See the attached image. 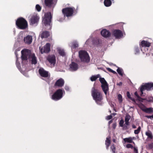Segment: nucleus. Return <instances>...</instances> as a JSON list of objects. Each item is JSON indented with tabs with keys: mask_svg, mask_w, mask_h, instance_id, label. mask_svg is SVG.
<instances>
[{
	"mask_svg": "<svg viewBox=\"0 0 153 153\" xmlns=\"http://www.w3.org/2000/svg\"><path fill=\"white\" fill-rule=\"evenodd\" d=\"M112 118V116L111 115H108L107 117V119L108 120H110Z\"/></svg>",
	"mask_w": 153,
	"mask_h": 153,
	"instance_id": "09e8293b",
	"label": "nucleus"
},
{
	"mask_svg": "<svg viewBox=\"0 0 153 153\" xmlns=\"http://www.w3.org/2000/svg\"><path fill=\"white\" fill-rule=\"evenodd\" d=\"M141 86L143 88L144 90L149 91L151 90V88L153 89V83H146L144 85H142Z\"/></svg>",
	"mask_w": 153,
	"mask_h": 153,
	"instance_id": "ddd939ff",
	"label": "nucleus"
},
{
	"mask_svg": "<svg viewBox=\"0 0 153 153\" xmlns=\"http://www.w3.org/2000/svg\"><path fill=\"white\" fill-rule=\"evenodd\" d=\"M58 52L59 54L62 56H64L65 55V53L63 50L59 49L58 50Z\"/></svg>",
	"mask_w": 153,
	"mask_h": 153,
	"instance_id": "7c9ffc66",
	"label": "nucleus"
},
{
	"mask_svg": "<svg viewBox=\"0 0 153 153\" xmlns=\"http://www.w3.org/2000/svg\"><path fill=\"white\" fill-rule=\"evenodd\" d=\"M31 63L32 64H36L37 63V59L35 54H32L31 56Z\"/></svg>",
	"mask_w": 153,
	"mask_h": 153,
	"instance_id": "4be33fe9",
	"label": "nucleus"
},
{
	"mask_svg": "<svg viewBox=\"0 0 153 153\" xmlns=\"http://www.w3.org/2000/svg\"><path fill=\"white\" fill-rule=\"evenodd\" d=\"M126 147L127 148H131L132 149L133 148V146L131 144H128L126 145Z\"/></svg>",
	"mask_w": 153,
	"mask_h": 153,
	"instance_id": "58836bf2",
	"label": "nucleus"
},
{
	"mask_svg": "<svg viewBox=\"0 0 153 153\" xmlns=\"http://www.w3.org/2000/svg\"><path fill=\"white\" fill-rule=\"evenodd\" d=\"M140 45L142 47H149L151 45V43L147 41L143 40L141 42Z\"/></svg>",
	"mask_w": 153,
	"mask_h": 153,
	"instance_id": "412c9836",
	"label": "nucleus"
},
{
	"mask_svg": "<svg viewBox=\"0 0 153 153\" xmlns=\"http://www.w3.org/2000/svg\"><path fill=\"white\" fill-rule=\"evenodd\" d=\"M21 57L22 60H27L30 54V51L27 49H24L21 51Z\"/></svg>",
	"mask_w": 153,
	"mask_h": 153,
	"instance_id": "6e6552de",
	"label": "nucleus"
},
{
	"mask_svg": "<svg viewBox=\"0 0 153 153\" xmlns=\"http://www.w3.org/2000/svg\"><path fill=\"white\" fill-rule=\"evenodd\" d=\"M113 115L115 116L116 114V113H113L112 114Z\"/></svg>",
	"mask_w": 153,
	"mask_h": 153,
	"instance_id": "0e129e2a",
	"label": "nucleus"
},
{
	"mask_svg": "<svg viewBox=\"0 0 153 153\" xmlns=\"http://www.w3.org/2000/svg\"><path fill=\"white\" fill-rule=\"evenodd\" d=\"M64 80L62 78H60L57 80L54 84V86L55 87H62L64 84Z\"/></svg>",
	"mask_w": 153,
	"mask_h": 153,
	"instance_id": "2eb2a0df",
	"label": "nucleus"
},
{
	"mask_svg": "<svg viewBox=\"0 0 153 153\" xmlns=\"http://www.w3.org/2000/svg\"><path fill=\"white\" fill-rule=\"evenodd\" d=\"M146 100V98H141V97H140V96L139 97L137 98V100L141 102H143V100Z\"/></svg>",
	"mask_w": 153,
	"mask_h": 153,
	"instance_id": "4c0bfd02",
	"label": "nucleus"
},
{
	"mask_svg": "<svg viewBox=\"0 0 153 153\" xmlns=\"http://www.w3.org/2000/svg\"><path fill=\"white\" fill-rule=\"evenodd\" d=\"M122 69L119 68L117 70V71L119 74L121 76L123 75V73H122Z\"/></svg>",
	"mask_w": 153,
	"mask_h": 153,
	"instance_id": "72a5a7b5",
	"label": "nucleus"
},
{
	"mask_svg": "<svg viewBox=\"0 0 153 153\" xmlns=\"http://www.w3.org/2000/svg\"><path fill=\"white\" fill-rule=\"evenodd\" d=\"M141 130V127L140 126H139L137 128V129L136 130H135L134 131V133L136 134H138Z\"/></svg>",
	"mask_w": 153,
	"mask_h": 153,
	"instance_id": "473e14b6",
	"label": "nucleus"
},
{
	"mask_svg": "<svg viewBox=\"0 0 153 153\" xmlns=\"http://www.w3.org/2000/svg\"><path fill=\"white\" fill-rule=\"evenodd\" d=\"M36 8L38 11L39 12L41 11L42 8L39 4H36Z\"/></svg>",
	"mask_w": 153,
	"mask_h": 153,
	"instance_id": "c9c22d12",
	"label": "nucleus"
},
{
	"mask_svg": "<svg viewBox=\"0 0 153 153\" xmlns=\"http://www.w3.org/2000/svg\"><path fill=\"white\" fill-rule=\"evenodd\" d=\"M112 140L113 142H115L116 140L115 139H113Z\"/></svg>",
	"mask_w": 153,
	"mask_h": 153,
	"instance_id": "e2e57ef3",
	"label": "nucleus"
},
{
	"mask_svg": "<svg viewBox=\"0 0 153 153\" xmlns=\"http://www.w3.org/2000/svg\"><path fill=\"white\" fill-rule=\"evenodd\" d=\"M101 33L102 36L105 38H108L111 35V33L110 32L105 29H103L101 31Z\"/></svg>",
	"mask_w": 153,
	"mask_h": 153,
	"instance_id": "4468645a",
	"label": "nucleus"
},
{
	"mask_svg": "<svg viewBox=\"0 0 153 153\" xmlns=\"http://www.w3.org/2000/svg\"><path fill=\"white\" fill-rule=\"evenodd\" d=\"M145 134L147 136L148 138L150 139H152L153 138V136L152 132L148 130L146 132Z\"/></svg>",
	"mask_w": 153,
	"mask_h": 153,
	"instance_id": "5701e85b",
	"label": "nucleus"
},
{
	"mask_svg": "<svg viewBox=\"0 0 153 153\" xmlns=\"http://www.w3.org/2000/svg\"><path fill=\"white\" fill-rule=\"evenodd\" d=\"M113 122V120H110L109 122H108V124H110L111 123H112Z\"/></svg>",
	"mask_w": 153,
	"mask_h": 153,
	"instance_id": "680f3d73",
	"label": "nucleus"
},
{
	"mask_svg": "<svg viewBox=\"0 0 153 153\" xmlns=\"http://www.w3.org/2000/svg\"><path fill=\"white\" fill-rule=\"evenodd\" d=\"M111 143L110 140L108 138H107L105 140V144L106 146V148L107 149H108V147L109 146Z\"/></svg>",
	"mask_w": 153,
	"mask_h": 153,
	"instance_id": "a878e982",
	"label": "nucleus"
},
{
	"mask_svg": "<svg viewBox=\"0 0 153 153\" xmlns=\"http://www.w3.org/2000/svg\"><path fill=\"white\" fill-rule=\"evenodd\" d=\"M117 126V123L116 122L114 123L112 125V128L114 129H115L116 128V127Z\"/></svg>",
	"mask_w": 153,
	"mask_h": 153,
	"instance_id": "49530a36",
	"label": "nucleus"
},
{
	"mask_svg": "<svg viewBox=\"0 0 153 153\" xmlns=\"http://www.w3.org/2000/svg\"><path fill=\"white\" fill-rule=\"evenodd\" d=\"M124 123V121L123 119H121L120 120L119 123L120 126L121 127H123L124 126L123 124Z\"/></svg>",
	"mask_w": 153,
	"mask_h": 153,
	"instance_id": "e433bc0d",
	"label": "nucleus"
},
{
	"mask_svg": "<svg viewBox=\"0 0 153 153\" xmlns=\"http://www.w3.org/2000/svg\"><path fill=\"white\" fill-rule=\"evenodd\" d=\"M32 36L30 35H28L24 38V41L25 43L30 44L32 42Z\"/></svg>",
	"mask_w": 153,
	"mask_h": 153,
	"instance_id": "f3484780",
	"label": "nucleus"
},
{
	"mask_svg": "<svg viewBox=\"0 0 153 153\" xmlns=\"http://www.w3.org/2000/svg\"><path fill=\"white\" fill-rule=\"evenodd\" d=\"M150 149L153 148V143H152L148 145Z\"/></svg>",
	"mask_w": 153,
	"mask_h": 153,
	"instance_id": "79ce46f5",
	"label": "nucleus"
},
{
	"mask_svg": "<svg viewBox=\"0 0 153 153\" xmlns=\"http://www.w3.org/2000/svg\"><path fill=\"white\" fill-rule=\"evenodd\" d=\"M16 65L17 67L18 68H19V67H20V63H19V62H16Z\"/></svg>",
	"mask_w": 153,
	"mask_h": 153,
	"instance_id": "603ef678",
	"label": "nucleus"
},
{
	"mask_svg": "<svg viewBox=\"0 0 153 153\" xmlns=\"http://www.w3.org/2000/svg\"><path fill=\"white\" fill-rule=\"evenodd\" d=\"M132 127L133 128H136V126L134 125H132Z\"/></svg>",
	"mask_w": 153,
	"mask_h": 153,
	"instance_id": "052dcab7",
	"label": "nucleus"
},
{
	"mask_svg": "<svg viewBox=\"0 0 153 153\" xmlns=\"http://www.w3.org/2000/svg\"><path fill=\"white\" fill-rule=\"evenodd\" d=\"M146 100L149 102H153V97H149L147 99L146 98Z\"/></svg>",
	"mask_w": 153,
	"mask_h": 153,
	"instance_id": "f704fd0d",
	"label": "nucleus"
},
{
	"mask_svg": "<svg viewBox=\"0 0 153 153\" xmlns=\"http://www.w3.org/2000/svg\"><path fill=\"white\" fill-rule=\"evenodd\" d=\"M117 98L119 103H121L123 101V98L121 94H119L117 96Z\"/></svg>",
	"mask_w": 153,
	"mask_h": 153,
	"instance_id": "c85d7f7f",
	"label": "nucleus"
},
{
	"mask_svg": "<svg viewBox=\"0 0 153 153\" xmlns=\"http://www.w3.org/2000/svg\"><path fill=\"white\" fill-rule=\"evenodd\" d=\"M39 72L40 76L43 77L47 78L50 77L48 71H45L43 68H40L39 70Z\"/></svg>",
	"mask_w": 153,
	"mask_h": 153,
	"instance_id": "f8f14e48",
	"label": "nucleus"
},
{
	"mask_svg": "<svg viewBox=\"0 0 153 153\" xmlns=\"http://www.w3.org/2000/svg\"><path fill=\"white\" fill-rule=\"evenodd\" d=\"M146 117L148 118L151 119L152 118L153 119V114L151 116L147 115V116H146Z\"/></svg>",
	"mask_w": 153,
	"mask_h": 153,
	"instance_id": "8fccbe9b",
	"label": "nucleus"
},
{
	"mask_svg": "<svg viewBox=\"0 0 153 153\" xmlns=\"http://www.w3.org/2000/svg\"><path fill=\"white\" fill-rule=\"evenodd\" d=\"M131 118V116L129 114L126 115L125 117V121L129 122Z\"/></svg>",
	"mask_w": 153,
	"mask_h": 153,
	"instance_id": "2f4dec72",
	"label": "nucleus"
},
{
	"mask_svg": "<svg viewBox=\"0 0 153 153\" xmlns=\"http://www.w3.org/2000/svg\"><path fill=\"white\" fill-rule=\"evenodd\" d=\"M123 140L125 142H127L129 143H132V142H133L134 143V142L132 141V138L131 137L125 138Z\"/></svg>",
	"mask_w": 153,
	"mask_h": 153,
	"instance_id": "cd10ccee",
	"label": "nucleus"
},
{
	"mask_svg": "<svg viewBox=\"0 0 153 153\" xmlns=\"http://www.w3.org/2000/svg\"><path fill=\"white\" fill-rule=\"evenodd\" d=\"M112 35L114 36L115 38L117 39H120L123 36V33L121 31L119 30H114L112 33Z\"/></svg>",
	"mask_w": 153,
	"mask_h": 153,
	"instance_id": "9d476101",
	"label": "nucleus"
},
{
	"mask_svg": "<svg viewBox=\"0 0 153 153\" xmlns=\"http://www.w3.org/2000/svg\"><path fill=\"white\" fill-rule=\"evenodd\" d=\"M16 24L17 27L21 30L25 29L28 26L27 21L22 17L18 18L16 21Z\"/></svg>",
	"mask_w": 153,
	"mask_h": 153,
	"instance_id": "f03ea898",
	"label": "nucleus"
},
{
	"mask_svg": "<svg viewBox=\"0 0 153 153\" xmlns=\"http://www.w3.org/2000/svg\"><path fill=\"white\" fill-rule=\"evenodd\" d=\"M75 9L74 7H67L63 9L62 12L64 16L69 17L73 15Z\"/></svg>",
	"mask_w": 153,
	"mask_h": 153,
	"instance_id": "39448f33",
	"label": "nucleus"
},
{
	"mask_svg": "<svg viewBox=\"0 0 153 153\" xmlns=\"http://www.w3.org/2000/svg\"><path fill=\"white\" fill-rule=\"evenodd\" d=\"M134 95L136 96L137 98L140 97V96L138 95L137 93V91H136L134 93Z\"/></svg>",
	"mask_w": 153,
	"mask_h": 153,
	"instance_id": "3c124183",
	"label": "nucleus"
},
{
	"mask_svg": "<svg viewBox=\"0 0 153 153\" xmlns=\"http://www.w3.org/2000/svg\"><path fill=\"white\" fill-rule=\"evenodd\" d=\"M128 126H128V125H127L124 124V126H123L124 129L125 130L128 129L129 128Z\"/></svg>",
	"mask_w": 153,
	"mask_h": 153,
	"instance_id": "c03bdc74",
	"label": "nucleus"
},
{
	"mask_svg": "<svg viewBox=\"0 0 153 153\" xmlns=\"http://www.w3.org/2000/svg\"><path fill=\"white\" fill-rule=\"evenodd\" d=\"M51 45L49 43H47L43 47L41 48L40 47V52L41 53H49L50 51Z\"/></svg>",
	"mask_w": 153,
	"mask_h": 153,
	"instance_id": "1a4fd4ad",
	"label": "nucleus"
},
{
	"mask_svg": "<svg viewBox=\"0 0 153 153\" xmlns=\"http://www.w3.org/2000/svg\"><path fill=\"white\" fill-rule=\"evenodd\" d=\"M104 3L105 6L108 7L111 5L112 2L111 0H105Z\"/></svg>",
	"mask_w": 153,
	"mask_h": 153,
	"instance_id": "b1692460",
	"label": "nucleus"
},
{
	"mask_svg": "<svg viewBox=\"0 0 153 153\" xmlns=\"http://www.w3.org/2000/svg\"><path fill=\"white\" fill-rule=\"evenodd\" d=\"M99 76L100 75L99 74H97L96 76H92L90 78V79L92 81H95Z\"/></svg>",
	"mask_w": 153,
	"mask_h": 153,
	"instance_id": "393cba45",
	"label": "nucleus"
},
{
	"mask_svg": "<svg viewBox=\"0 0 153 153\" xmlns=\"http://www.w3.org/2000/svg\"><path fill=\"white\" fill-rule=\"evenodd\" d=\"M78 64L74 62H72L70 65V68L71 70L73 71H76L78 68Z\"/></svg>",
	"mask_w": 153,
	"mask_h": 153,
	"instance_id": "6ab92c4d",
	"label": "nucleus"
},
{
	"mask_svg": "<svg viewBox=\"0 0 153 153\" xmlns=\"http://www.w3.org/2000/svg\"><path fill=\"white\" fill-rule=\"evenodd\" d=\"M144 111L147 113H150L152 112V108H146L144 110Z\"/></svg>",
	"mask_w": 153,
	"mask_h": 153,
	"instance_id": "c756f323",
	"label": "nucleus"
},
{
	"mask_svg": "<svg viewBox=\"0 0 153 153\" xmlns=\"http://www.w3.org/2000/svg\"><path fill=\"white\" fill-rule=\"evenodd\" d=\"M123 83L122 82H120L119 83H117V85L119 86H121L122 85Z\"/></svg>",
	"mask_w": 153,
	"mask_h": 153,
	"instance_id": "864d4df0",
	"label": "nucleus"
},
{
	"mask_svg": "<svg viewBox=\"0 0 153 153\" xmlns=\"http://www.w3.org/2000/svg\"><path fill=\"white\" fill-rule=\"evenodd\" d=\"M91 96L95 102L99 105H101V102L103 100L102 93L94 87L92 88L91 91Z\"/></svg>",
	"mask_w": 153,
	"mask_h": 153,
	"instance_id": "f257e3e1",
	"label": "nucleus"
},
{
	"mask_svg": "<svg viewBox=\"0 0 153 153\" xmlns=\"http://www.w3.org/2000/svg\"><path fill=\"white\" fill-rule=\"evenodd\" d=\"M129 99L131 100L133 102H135V100L134 98H132L131 97Z\"/></svg>",
	"mask_w": 153,
	"mask_h": 153,
	"instance_id": "4d7b16f0",
	"label": "nucleus"
},
{
	"mask_svg": "<svg viewBox=\"0 0 153 153\" xmlns=\"http://www.w3.org/2000/svg\"><path fill=\"white\" fill-rule=\"evenodd\" d=\"M78 47V44L76 42H72V45L71 46V48L74 49Z\"/></svg>",
	"mask_w": 153,
	"mask_h": 153,
	"instance_id": "bb28decb",
	"label": "nucleus"
},
{
	"mask_svg": "<svg viewBox=\"0 0 153 153\" xmlns=\"http://www.w3.org/2000/svg\"><path fill=\"white\" fill-rule=\"evenodd\" d=\"M39 19V17L37 16H32L30 20V23L33 25L38 23Z\"/></svg>",
	"mask_w": 153,
	"mask_h": 153,
	"instance_id": "dca6fc26",
	"label": "nucleus"
},
{
	"mask_svg": "<svg viewBox=\"0 0 153 153\" xmlns=\"http://www.w3.org/2000/svg\"><path fill=\"white\" fill-rule=\"evenodd\" d=\"M79 57L82 62H88L90 61V58L87 52L84 50H81L79 52Z\"/></svg>",
	"mask_w": 153,
	"mask_h": 153,
	"instance_id": "7ed1b4c3",
	"label": "nucleus"
},
{
	"mask_svg": "<svg viewBox=\"0 0 153 153\" xmlns=\"http://www.w3.org/2000/svg\"><path fill=\"white\" fill-rule=\"evenodd\" d=\"M99 81L101 83V87L102 91L105 95H106L109 90L108 85L104 78H100Z\"/></svg>",
	"mask_w": 153,
	"mask_h": 153,
	"instance_id": "423d86ee",
	"label": "nucleus"
},
{
	"mask_svg": "<svg viewBox=\"0 0 153 153\" xmlns=\"http://www.w3.org/2000/svg\"><path fill=\"white\" fill-rule=\"evenodd\" d=\"M126 94L128 98L130 99L131 97L130 93L129 91H127V92Z\"/></svg>",
	"mask_w": 153,
	"mask_h": 153,
	"instance_id": "a18cd8bd",
	"label": "nucleus"
},
{
	"mask_svg": "<svg viewBox=\"0 0 153 153\" xmlns=\"http://www.w3.org/2000/svg\"><path fill=\"white\" fill-rule=\"evenodd\" d=\"M144 90H144L143 88L141 86H140V91L141 92V94H140V96H143V91H144Z\"/></svg>",
	"mask_w": 153,
	"mask_h": 153,
	"instance_id": "a19ab883",
	"label": "nucleus"
},
{
	"mask_svg": "<svg viewBox=\"0 0 153 153\" xmlns=\"http://www.w3.org/2000/svg\"><path fill=\"white\" fill-rule=\"evenodd\" d=\"M134 151L135 152V153H138L137 149L135 148H134Z\"/></svg>",
	"mask_w": 153,
	"mask_h": 153,
	"instance_id": "13d9d810",
	"label": "nucleus"
},
{
	"mask_svg": "<svg viewBox=\"0 0 153 153\" xmlns=\"http://www.w3.org/2000/svg\"><path fill=\"white\" fill-rule=\"evenodd\" d=\"M135 51L137 53H138L139 52V48L138 47H135L134 48Z\"/></svg>",
	"mask_w": 153,
	"mask_h": 153,
	"instance_id": "37998d69",
	"label": "nucleus"
},
{
	"mask_svg": "<svg viewBox=\"0 0 153 153\" xmlns=\"http://www.w3.org/2000/svg\"><path fill=\"white\" fill-rule=\"evenodd\" d=\"M53 0H45V5L46 7L51 8L53 4Z\"/></svg>",
	"mask_w": 153,
	"mask_h": 153,
	"instance_id": "a211bd4d",
	"label": "nucleus"
},
{
	"mask_svg": "<svg viewBox=\"0 0 153 153\" xmlns=\"http://www.w3.org/2000/svg\"><path fill=\"white\" fill-rule=\"evenodd\" d=\"M111 73H113L114 74H117V73H116V72H115V71L112 70V71L111 72Z\"/></svg>",
	"mask_w": 153,
	"mask_h": 153,
	"instance_id": "bf43d9fd",
	"label": "nucleus"
},
{
	"mask_svg": "<svg viewBox=\"0 0 153 153\" xmlns=\"http://www.w3.org/2000/svg\"><path fill=\"white\" fill-rule=\"evenodd\" d=\"M65 90L66 91H69L70 88H69V87L68 86H67V85L65 86Z\"/></svg>",
	"mask_w": 153,
	"mask_h": 153,
	"instance_id": "de8ad7c7",
	"label": "nucleus"
},
{
	"mask_svg": "<svg viewBox=\"0 0 153 153\" xmlns=\"http://www.w3.org/2000/svg\"><path fill=\"white\" fill-rule=\"evenodd\" d=\"M125 123L124 124L125 125H128V126H129V122H126V121H125Z\"/></svg>",
	"mask_w": 153,
	"mask_h": 153,
	"instance_id": "6e6d98bb",
	"label": "nucleus"
},
{
	"mask_svg": "<svg viewBox=\"0 0 153 153\" xmlns=\"http://www.w3.org/2000/svg\"><path fill=\"white\" fill-rule=\"evenodd\" d=\"M51 18L52 16L51 12L47 13L45 14L42 22L45 26L50 25Z\"/></svg>",
	"mask_w": 153,
	"mask_h": 153,
	"instance_id": "0eeeda50",
	"label": "nucleus"
},
{
	"mask_svg": "<svg viewBox=\"0 0 153 153\" xmlns=\"http://www.w3.org/2000/svg\"><path fill=\"white\" fill-rule=\"evenodd\" d=\"M50 34L49 31H43L41 35V37L42 39L47 38L50 36Z\"/></svg>",
	"mask_w": 153,
	"mask_h": 153,
	"instance_id": "aec40b11",
	"label": "nucleus"
},
{
	"mask_svg": "<svg viewBox=\"0 0 153 153\" xmlns=\"http://www.w3.org/2000/svg\"><path fill=\"white\" fill-rule=\"evenodd\" d=\"M47 59L51 65H52L53 66H55L56 63V59L54 55H48L47 58Z\"/></svg>",
	"mask_w": 153,
	"mask_h": 153,
	"instance_id": "9b49d317",
	"label": "nucleus"
},
{
	"mask_svg": "<svg viewBox=\"0 0 153 153\" xmlns=\"http://www.w3.org/2000/svg\"><path fill=\"white\" fill-rule=\"evenodd\" d=\"M106 69L108 71L111 72L112 71V70L110 68H106Z\"/></svg>",
	"mask_w": 153,
	"mask_h": 153,
	"instance_id": "5fc2aeb1",
	"label": "nucleus"
},
{
	"mask_svg": "<svg viewBox=\"0 0 153 153\" xmlns=\"http://www.w3.org/2000/svg\"><path fill=\"white\" fill-rule=\"evenodd\" d=\"M63 94V90L62 89H58L52 95L51 99L54 100H58L62 98Z\"/></svg>",
	"mask_w": 153,
	"mask_h": 153,
	"instance_id": "20e7f679",
	"label": "nucleus"
},
{
	"mask_svg": "<svg viewBox=\"0 0 153 153\" xmlns=\"http://www.w3.org/2000/svg\"><path fill=\"white\" fill-rule=\"evenodd\" d=\"M113 153H115L116 147L114 145H113L111 147Z\"/></svg>",
	"mask_w": 153,
	"mask_h": 153,
	"instance_id": "ea45409f",
	"label": "nucleus"
}]
</instances>
